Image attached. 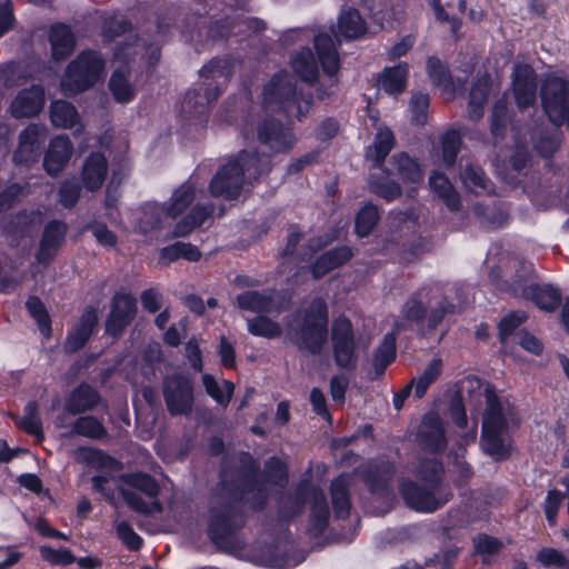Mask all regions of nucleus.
Listing matches in <instances>:
<instances>
[{
  "label": "nucleus",
  "instance_id": "f257e3e1",
  "mask_svg": "<svg viewBox=\"0 0 569 569\" xmlns=\"http://www.w3.org/2000/svg\"><path fill=\"white\" fill-rule=\"evenodd\" d=\"M239 462L233 471L223 467L209 507L208 536L219 550L227 552L240 551L246 546L240 535L247 523L244 506L262 510L270 495V485L261 479L251 455L243 452Z\"/></svg>",
  "mask_w": 569,
  "mask_h": 569
},
{
  "label": "nucleus",
  "instance_id": "f03ea898",
  "mask_svg": "<svg viewBox=\"0 0 569 569\" xmlns=\"http://www.w3.org/2000/svg\"><path fill=\"white\" fill-rule=\"evenodd\" d=\"M270 168V159L267 156L243 150L234 159L224 163L213 176L209 183V191L213 197L237 199L247 186L252 184Z\"/></svg>",
  "mask_w": 569,
  "mask_h": 569
},
{
  "label": "nucleus",
  "instance_id": "7ed1b4c3",
  "mask_svg": "<svg viewBox=\"0 0 569 569\" xmlns=\"http://www.w3.org/2000/svg\"><path fill=\"white\" fill-rule=\"evenodd\" d=\"M123 487L120 496L134 512L151 516L161 513L163 507L159 501L160 485L154 477L146 472H129L120 476Z\"/></svg>",
  "mask_w": 569,
  "mask_h": 569
},
{
  "label": "nucleus",
  "instance_id": "20e7f679",
  "mask_svg": "<svg viewBox=\"0 0 569 569\" xmlns=\"http://www.w3.org/2000/svg\"><path fill=\"white\" fill-rule=\"evenodd\" d=\"M263 106L267 110L283 111L301 120L309 112L311 101L297 97L296 82L291 76L279 73L264 87Z\"/></svg>",
  "mask_w": 569,
  "mask_h": 569
},
{
  "label": "nucleus",
  "instance_id": "39448f33",
  "mask_svg": "<svg viewBox=\"0 0 569 569\" xmlns=\"http://www.w3.org/2000/svg\"><path fill=\"white\" fill-rule=\"evenodd\" d=\"M104 61L94 51H86L72 61L61 82L66 94H77L92 87L103 76Z\"/></svg>",
  "mask_w": 569,
  "mask_h": 569
},
{
  "label": "nucleus",
  "instance_id": "423d86ee",
  "mask_svg": "<svg viewBox=\"0 0 569 569\" xmlns=\"http://www.w3.org/2000/svg\"><path fill=\"white\" fill-rule=\"evenodd\" d=\"M233 64L229 59H212L208 64L203 66L200 70V77L206 80L216 81L217 86L211 91V84L208 83L204 96L199 93L188 92L183 102L182 109L189 114H200L204 111L206 107L214 101L220 96V84L226 82L232 73Z\"/></svg>",
  "mask_w": 569,
  "mask_h": 569
},
{
  "label": "nucleus",
  "instance_id": "0eeeda50",
  "mask_svg": "<svg viewBox=\"0 0 569 569\" xmlns=\"http://www.w3.org/2000/svg\"><path fill=\"white\" fill-rule=\"evenodd\" d=\"M399 492L406 505L419 512H435L453 497L449 486H420L410 479L400 481Z\"/></svg>",
  "mask_w": 569,
  "mask_h": 569
},
{
  "label": "nucleus",
  "instance_id": "6e6552de",
  "mask_svg": "<svg viewBox=\"0 0 569 569\" xmlns=\"http://www.w3.org/2000/svg\"><path fill=\"white\" fill-rule=\"evenodd\" d=\"M163 399L171 416H189L194 397L192 381L181 373L167 376L162 383Z\"/></svg>",
  "mask_w": 569,
  "mask_h": 569
},
{
  "label": "nucleus",
  "instance_id": "1a4fd4ad",
  "mask_svg": "<svg viewBox=\"0 0 569 569\" xmlns=\"http://www.w3.org/2000/svg\"><path fill=\"white\" fill-rule=\"evenodd\" d=\"M541 100L550 121L562 124L569 118V80L548 78L541 88Z\"/></svg>",
  "mask_w": 569,
  "mask_h": 569
},
{
  "label": "nucleus",
  "instance_id": "9d476101",
  "mask_svg": "<svg viewBox=\"0 0 569 569\" xmlns=\"http://www.w3.org/2000/svg\"><path fill=\"white\" fill-rule=\"evenodd\" d=\"M315 48L321 63L325 74L328 76L326 83H321L317 90V97L321 100L333 96L338 88V81L335 74L340 68L339 54L337 46L327 33H321L315 37Z\"/></svg>",
  "mask_w": 569,
  "mask_h": 569
},
{
  "label": "nucleus",
  "instance_id": "9b49d317",
  "mask_svg": "<svg viewBox=\"0 0 569 569\" xmlns=\"http://www.w3.org/2000/svg\"><path fill=\"white\" fill-rule=\"evenodd\" d=\"M328 322H289L287 337L299 350L319 355L328 338Z\"/></svg>",
  "mask_w": 569,
  "mask_h": 569
},
{
  "label": "nucleus",
  "instance_id": "f8f14e48",
  "mask_svg": "<svg viewBox=\"0 0 569 569\" xmlns=\"http://www.w3.org/2000/svg\"><path fill=\"white\" fill-rule=\"evenodd\" d=\"M336 365L352 371L358 365L357 340L351 322H335L331 331Z\"/></svg>",
  "mask_w": 569,
  "mask_h": 569
},
{
  "label": "nucleus",
  "instance_id": "ddd939ff",
  "mask_svg": "<svg viewBox=\"0 0 569 569\" xmlns=\"http://www.w3.org/2000/svg\"><path fill=\"white\" fill-rule=\"evenodd\" d=\"M416 441L419 447L430 453H442L448 447L445 420L437 411L423 415L418 427Z\"/></svg>",
  "mask_w": 569,
  "mask_h": 569
},
{
  "label": "nucleus",
  "instance_id": "4468645a",
  "mask_svg": "<svg viewBox=\"0 0 569 569\" xmlns=\"http://www.w3.org/2000/svg\"><path fill=\"white\" fill-rule=\"evenodd\" d=\"M47 138V128L38 123H30L19 134V144L13 152L12 161L17 166L32 167L40 156V149Z\"/></svg>",
  "mask_w": 569,
  "mask_h": 569
},
{
  "label": "nucleus",
  "instance_id": "2eb2a0df",
  "mask_svg": "<svg viewBox=\"0 0 569 569\" xmlns=\"http://www.w3.org/2000/svg\"><path fill=\"white\" fill-rule=\"evenodd\" d=\"M513 295L522 296L525 299L532 301L540 310L552 312L561 303V291L559 288L550 283H535L525 286L522 279L515 280L510 284Z\"/></svg>",
  "mask_w": 569,
  "mask_h": 569
},
{
  "label": "nucleus",
  "instance_id": "dca6fc26",
  "mask_svg": "<svg viewBox=\"0 0 569 569\" xmlns=\"http://www.w3.org/2000/svg\"><path fill=\"white\" fill-rule=\"evenodd\" d=\"M257 137L260 143L276 153L287 152L296 143L291 128L274 118H267L259 123Z\"/></svg>",
  "mask_w": 569,
  "mask_h": 569
},
{
  "label": "nucleus",
  "instance_id": "f3484780",
  "mask_svg": "<svg viewBox=\"0 0 569 569\" xmlns=\"http://www.w3.org/2000/svg\"><path fill=\"white\" fill-rule=\"evenodd\" d=\"M486 411L482 428L506 430L509 422L519 423L515 407L508 400H501L493 388H486Z\"/></svg>",
  "mask_w": 569,
  "mask_h": 569
},
{
  "label": "nucleus",
  "instance_id": "a211bd4d",
  "mask_svg": "<svg viewBox=\"0 0 569 569\" xmlns=\"http://www.w3.org/2000/svg\"><path fill=\"white\" fill-rule=\"evenodd\" d=\"M237 302L241 309L258 313L280 311L289 306L286 293L273 289L243 292L237 297Z\"/></svg>",
  "mask_w": 569,
  "mask_h": 569
},
{
  "label": "nucleus",
  "instance_id": "6ab92c4d",
  "mask_svg": "<svg viewBox=\"0 0 569 569\" xmlns=\"http://www.w3.org/2000/svg\"><path fill=\"white\" fill-rule=\"evenodd\" d=\"M317 488L309 480H302L292 492L282 495L278 508L279 520L289 521L302 515L307 502L311 500Z\"/></svg>",
  "mask_w": 569,
  "mask_h": 569
},
{
  "label": "nucleus",
  "instance_id": "aec40b11",
  "mask_svg": "<svg viewBox=\"0 0 569 569\" xmlns=\"http://www.w3.org/2000/svg\"><path fill=\"white\" fill-rule=\"evenodd\" d=\"M396 476V466L387 459L369 461L363 471V482L373 495H389L391 483Z\"/></svg>",
  "mask_w": 569,
  "mask_h": 569
},
{
  "label": "nucleus",
  "instance_id": "412c9836",
  "mask_svg": "<svg viewBox=\"0 0 569 569\" xmlns=\"http://www.w3.org/2000/svg\"><path fill=\"white\" fill-rule=\"evenodd\" d=\"M67 230V224L60 220H52L44 227L39 249L36 253L38 263L47 267L56 258L64 242Z\"/></svg>",
  "mask_w": 569,
  "mask_h": 569
},
{
  "label": "nucleus",
  "instance_id": "4be33fe9",
  "mask_svg": "<svg viewBox=\"0 0 569 569\" xmlns=\"http://www.w3.org/2000/svg\"><path fill=\"white\" fill-rule=\"evenodd\" d=\"M73 154V144L66 136L54 137L44 153L43 169L51 177H58Z\"/></svg>",
  "mask_w": 569,
  "mask_h": 569
},
{
  "label": "nucleus",
  "instance_id": "5701e85b",
  "mask_svg": "<svg viewBox=\"0 0 569 569\" xmlns=\"http://www.w3.org/2000/svg\"><path fill=\"white\" fill-rule=\"evenodd\" d=\"M513 76L516 102L520 109H526L536 100L537 81L535 71L528 64H517Z\"/></svg>",
  "mask_w": 569,
  "mask_h": 569
},
{
  "label": "nucleus",
  "instance_id": "b1692460",
  "mask_svg": "<svg viewBox=\"0 0 569 569\" xmlns=\"http://www.w3.org/2000/svg\"><path fill=\"white\" fill-rule=\"evenodd\" d=\"M44 104L41 87L32 86L18 93L11 103L10 111L14 118H31L40 112Z\"/></svg>",
  "mask_w": 569,
  "mask_h": 569
},
{
  "label": "nucleus",
  "instance_id": "393cba45",
  "mask_svg": "<svg viewBox=\"0 0 569 569\" xmlns=\"http://www.w3.org/2000/svg\"><path fill=\"white\" fill-rule=\"evenodd\" d=\"M311 511L308 520L307 532L311 538L321 537L329 526L330 510L326 495L321 488L313 491L310 500Z\"/></svg>",
  "mask_w": 569,
  "mask_h": 569
},
{
  "label": "nucleus",
  "instance_id": "a878e982",
  "mask_svg": "<svg viewBox=\"0 0 569 569\" xmlns=\"http://www.w3.org/2000/svg\"><path fill=\"white\" fill-rule=\"evenodd\" d=\"M108 174V160L101 152H92L84 160L81 179L86 189L96 191L103 186Z\"/></svg>",
  "mask_w": 569,
  "mask_h": 569
},
{
  "label": "nucleus",
  "instance_id": "bb28decb",
  "mask_svg": "<svg viewBox=\"0 0 569 569\" xmlns=\"http://www.w3.org/2000/svg\"><path fill=\"white\" fill-rule=\"evenodd\" d=\"M101 401L98 390L88 383H80L66 402L68 413L77 416L93 410Z\"/></svg>",
  "mask_w": 569,
  "mask_h": 569
},
{
  "label": "nucleus",
  "instance_id": "cd10ccee",
  "mask_svg": "<svg viewBox=\"0 0 569 569\" xmlns=\"http://www.w3.org/2000/svg\"><path fill=\"white\" fill-rule=\"evenodd\" d=\"M350 477L340 475L330 483V497L335 517L337 519H347L351 510Z\"/></svg>",
  "mask_w": 569,
  "mask_h": 569
},
{
  "label": "nucleus",
  "instance_id": "c85d7f7f",
  "mask_svg": "<svg viewBox=\"0 0 569 569\" xmlns=\"http://www.w3.org/2000/svg\"><path fill=\"white\" fill-rule=\"evenodd\" d=\"M503 429L482 428L481 446L495 460H506L511 455V440L503 436Z\"/></svg>",
  "mask_w": 569,
  "mask_h": 569
},
{
  "label": "nucleus",
  "instance_id": "c756f323",
  "mask_svg": "<svg viewBox=\"0 0 569 569\" xmlns=\"http://www.w3.org/2000/svg\"><path fill=\"white\" fill-rule=\"evenodd\" d=\"M352 256V250L347 246L337 247L322 253L311 267L313 278H322L333 269L349 261Z\"/></svg>",
  "mask_w": 569,
  "mask_h": 569
},
{
  "label": "nucleus",
  "instance_id": "7c9ffc66",
  "mask_svg": "<svg viewBox=\"0 0 569 569\" xmlns=\"http://www.w3.org/2000/svg\"><path fill=\"white\" fill-rule=\"evenodd\" d=\"M50 43L54 60L66 59L76 46L73 33L66 24H57L51 28Z\"/></svg>",
  "mask_w": 569,
  "mask_h": 569
},
{
  "label": "nucleus",
  "instance_id": "2f4dec72",
  "mask_svg": "<svg viewBox=\"0 0 569 569\" xmlns=\"http://www.w3.org/2000/svg\"><path fill=\"white\" fill-rule=\"evenodd\" d=\"M395 143L393 132L387 127L379 128L372 146L368 148L367 159L373 162V167H380L395 147Z\"/></svg>",
  "mask_w": 569,
  "mask_h": 569
},
{
  "label": "nucleus",
  "instance_id": "473e14b6",
  "mask_svg": "<svg viewBox=\"0 0 569 569\" xmlns=\"http://www.w3.org/2000/svg\"><path fill=\"white\" fill-rule=\"evenodd\" d=\"M429 184L432 191L443 200L448 209L458 211L461 208L460 196L445 174L438 171L432 172L429 177Z\"/></svg>",
  "mask_w": 569,
  "mask_h": 569
},
{
  "label": "nucleus",
  "instance_id": "72a5a7b5",
  "mask_svg": "<svg viewBox=\"0 0 569 569\" xmlns=\"http://www.w3.org/2000/svg\"><path fill=\"white\" fill-rule=\"evenodd\" d=\"M390 174H397L403 181L418 183L422 180L420 166L405 152L395 154L390 160Z\"/></svg>",
  "mask_w": 569,
  "mask_h": 569
},
{
  "label": "nucleus",
  "instance_id": "f704fd0d",
  "mask_svg": "<svg viewBox=\"0 0 569 569\" xmlns=\"http://www.w3.org/2000/svg\"><path fill=\"white\" fill-rule=\"evenodd\" d=\"M77 460L99 470H118L121 463L101 449L80 447L77 450Z\"/></svg>",
  "mask_w": 569,
  "mask_h": 569
},
{
  "label": "nucleus",
  "instance_id": "c9c22d12",
  "mask_svg": "<svg viewBox=\"0 0 569 569\" xmlns=\"http://www.w3.org/2000/svg\"><path fill=\"white\" fill-rule=\"evenodd\" d=\"M396 341L397 337L395 332H389L385 336L383 340L376 349L372 359V367L376 373V377H381L385 375L387 368L395 361L396 359Z\"/></svg>",
  "mask_w": 569,
  "mask_h": 569
},
{
  "label": "nucleus",
  "instance_id": "e433bc0d",
  "mask_svg": "<svg viewBox=\"0 0 569 569\" xmlns=\"http://www.w3.org/2000/svg\"><path fill=\"white\" fill-rule=\"evenodd\" d=\"M213 207L211 204H197L192 208L190 213L181 219L174 227V237H186L193 229L202 226L204 221L211 218Z\"/></svg>",
  "mask_w": 569,
  "mask_h": 569
},
{
  "label": "nucleus",
  "instance_id": "4c0bfd02",
  "mask_svg": "<svg viewBox=\"0 0 569 569\" xmlns=\"http://www.w3.org/2000/svg\"><path fill=\"white\" fill-rule=\"evenodd\" d=\"M460 179L466 189L476 194L489 193L491 191V182L485 171L473 163H468L462 168Z\"/></svg>",
  "mask_w": 569,
  "mask_h": 569
},
{
  "label": "nucleus",
  "instance_id": "58836bf2",
  "mask_svg": "<svg viewBox=\"0 0 569 569\" xmlns=\"http://www.w3.org/2000/svg\"><path fill=\"white\" fill-rule=\"evenodd\" d=\"M338 29L341 36L350 40L362 37L367 31L366 22L358 10L352 8H348L341 12Z\"/></svg>",
  "mask_w": 569,
  "mask_h": 569
},
{
  "label": "nucleus",
  "instance_id": "ea45409f",
  "mask_svg": "<svg viewBox=\"0 0 569 569\" xmlns=\"http://www.w3.org/2000/svg\"><path fill=\"white\" fill-rule=\"evenodd\" d=\"M408 64L399 63L398 66L386 68L379 77V82L383 90L390 94H397L405 91L407 87Z\"/></svg>",
  "mask_w": 569,
  "mask_h": 569
},
{
  "label": "nucleus",
  "instance_id": "a19ab883",
  "mask_svg": "<svg viewBox=\"0 0 569 569\" xmlns=\"http://www.w3.org/2000/svg\"><path fill=\"white\" fill-rule=\"evenodd\" d=\"M71 433L93 440H101L108 437V431L102 421L93 416L78 418L71 426Z\"/></svg>",
  "mask_w": 569,
  "mask_h": 569
},
{
  "label": "nucleus",
  "instance_id": "79ce46f5",
  "mask_svg": "<svg viewBox=\"0 0 569 569\" xmlns=\"http://www.w3.org/2000/svg\"><path fill=\"white\" fill-rule=\"evenodd\" d=\"M50 118L54 127L72 128L79 122L76 108L68 101L57 100L50 107Z\"/></svg>",
  "mask_w": 569,
  "mask_h": 569
},
{
  "label": "nucleus",
  "instance_id": "37998d69",
  "mask_svg": "<svg viewBox=\"0 0 569 569\" xmlns=\"http://www.w3.org/2000/svg\"><path fill=\"white\" fill-rule=\"evenodd\" d=\"M201 257L200 250L187 242L178 241L171 246H167L160 250V262L168 264L179 258L189 261H198Z\"/></svg>",
  "mask_w": 569,
  "mask_h": 569
},
{
  "label": "nucleus",
  "instance_id": "c03bdc74",
  "mask_svg": "<svg viewBox=\"0 0 569 569\" xmlns=\"http://www.w3.org/2000/svg\"><path fill=\"white\" fill-rule=\"evenodd\" d=\"M293 71L306 82H312L318 77V67L312 51L303 48L291 61Z\"/></svg>",
  "mask_w": 569,
  "mask_h": 569
},
{
  "label": "nucleus",
  "instance_id": "a18cd8bd",
  "mask_svg": "<svg viewBox=\"0 0 569 569\" xmlns=\"http://www.w3.org/2000/svg\"><path fill=\"white\" fill-rule=\"evenodd\" d=\"M137 310V300L131 293L117 292L112 298L110 320H132Z\"/></svg>",
  "mask_w": 569,
  "mask_h": 569
},
{
  "label": "nucleus",
  "instance_id": "49530a36",
  "mask_svg": "<svg viewBox=\"0 0 569 569\" xmlns=\"http://www.w3.org/2000/svg\"><path fill=\"white\" fill-rule=\"evenodd\" d=\"M489 94V79H479L470 91L468 113L470 119L479 120L483 114V106Z\"/></svg>",
  "mask_w": 569,
  "mask_h": 569
},
{
  "label": "nucleus",
  "instance_id": "de8ad7c7",
  "mask_svg": "<svg viewBox=\"0 0 569 569\" xmlns=\"http://www.w3.org/2000/svg\"><path fill=\"white\" fill-rule=\"evenodd\" d=\"M128 69L118 68L111 76L109 88L118 102H128L133 98V89L128 79Z\"/></svg>",
  "mask_w": 569,
  "mask_h": 569
},
{
  "label": "nucleus",
  "instance_id": "09e8293b",
  "mask_svg": "<svg viewBox=\"0 0 569 569\" xmlns=\"http://www.w3.org/2000/svg\"><path fill=\"white\" fill-rule=\"evenodd\" d=\"M442 372V360L440 358L432 359L426 367L420 377L415 378L416 383L415 396L421 399L426 396L428 388L437 381Z\"/></svg>",
  "mask_w": 569,
  "mask_h": 569
},
{
  "label": "nucleus",
  "instance_id": "8fccbe9b",
  "mask_svg": "<svg viewBox=\"0 0 569 569\" xmlns=\"http://www.w3.org/2000/svg\"><path fill=\"white\" fill-rule=\"evenodd\" d=\"M202 382L207 393L219 405L227 407L232 398L234 385L228 380L223 381L221 387L211 375H204Z\"/></svg>",
  "mask_w": 569,
  "mask_h": 569
},
{
  "label": "nucleus",
  "instance_id": "3c124183",
  "mask_svg": "<svg viewBox=\"0 0 569 569\" xmlns=\"http://www.w3.org/2000/svg\"><path fill=\"white\" fill-rule=\"evenodd\" d=\"M443 473V465L438 459H425L416 470V475L421 481L436 486H446Z\"/></svg>",
  "mask_w": 569,
  "mask_h": 569
},
{
  "label": "nucleus",
  "instance_id": "603ef678",
  "mask_svg": "<svg viewBox=\"0 0 569 569\" xmlns=\"http://www.w3.org/2000/svg\"><path fill=\"white\" fill-rule=\"evenodd\" d=\"M380 219L379 209L372 203L365 204L356 217V232L360 237L368 236Z\"/></svg>",
  "mask_w": 569,
  "mask_h": 569
},
{
  "label": "nucleus",
  "instance_id": "864d4df0",
  "mask_svg": "<svg viewBox=\"0 0 569 569\" xmlns=\"http://www.w3.org/2000/svg\"><path fill=\"white\" fill-rule=\"evenodd\" d=\"M194 197V187L191 183L182 184L174 191L172 203L167 208V214L171 218H176L190 206Z\"/></svg>",
  "mask_w": 569,
  "mask_h": 569
},
{
  "label": "nucleus",
  "instance_id": "5fc2aeb1",
  "mask_svg": "<svg viewBox=\"0 0 569 569\" xmlns=\"http://www.w3.org/2000/svg\"><path fill=\"white\" fill-rule=\"evenodd\" d=\"M261 479L272 486H284L288 481L287 466L277 457L270 458L266 461L264 471L261 473Z\"/></svg>",
  "mask_w": 569,
  "mask_h": 569
},
{
  "label": "nucleus",
  "instance_id": "6e6d98bb",
  "mask_svg": "<svg viewBox=\"0 0 569 569\" xmlns=\"http://www.w3.org/2000/svg\"><path fill=\"white\" fill-rule=\"evenodd\" d=\"M97 322H80L72 331L69 332L64 343V349L69 353L79 351L84 347L86 342L93 332Z\"/></svg>",
  "mask_w": 569,
  "mask_h": 569
},
{
  "label": "nucleus",
  "instance_id": "4d7b16f0",
  "mask_svg": "<svg viewBox=\"0 0 569 569\" xmlns=\"http://www.w3.org/2000/svg\"><path fill=\"white\" fill-rule=\"evenodd\" d=\"M427 68L433 84L450 93L453 91V83L451 81L449 71L440 59L436 57L429 58Z\"/></svg>",
  "mask_w": 569,
  "mask_h": 569
},
{
  "label": "nucleus",
  "instance_id": "13d9d810",
  "mask_svg": "<svg viewBox=\"0 0 569 569\" xmlns=\"http://www.w3.org/2000/svg\"><path fill=\"white\" fill-rule=\"evenodd\" d=\"M81 186L76 179L64 180L59 188V202L64 208H72L79 201Z\"/></svg>",
  "mask_w": 569,
  "mask_h": 569
},
{
  "label": "nucleus",
  "instance_id": "bf43d9fd",
  "mask_svg": "<svg viewBox=\"0 0 569 569\" xmlns=\"http://www.w3.org/2000/svg\"><path fill=\"white\" fill-rule=\"evenodd\" d=\"M441 142L443 159L448 166H452L457 159L458 152L461 147L460 133L456 130H450L445 133Z\"/></svg>",
  "mask_w": 569,
  "mask_h": 569
},
{
  "label": "nucleus",
  "instance_id": "052dcab7",
  "mask_svg": "<svg viewBox=\"0 0 569 569\" xmlns=\"http://www.w3.org/2000/svg\"><path fill=\"white\" fill-rule=\"evenodd\" d=\"M430 99L427 93L416 92L410 99V110L412 113V120L417 124H425L428 116V108Z\"/></svg>",
  "mask_w": 569,
  "mask_h": 569
},
{
  "label": "nucleus",
  "instance_id": "680f3d73",
  "mask_svg": "<svg viewBox=\"0 0 569 569\" xmlns=\"http://www.w3.org/2000/svg\"><path fill=\"white\" fill-rule=\"evenodd\" d=\"M40 555L50 565L68 566L76 562V557L69 549H53L49 546L40 547Z\"/></svg>",
  "mask_w": 569,
  "mask_h": 569
},
{
  "label": "nucleus",
  "instance_id": "e2e57ef3",
  "mask_svg": "<svg viewBox=\"0 0 569 569\" xmlns=\"http://www.w3.org/2000/svg\"><path fill=\"white\" fill-rule=\"evenodd\" d=\"M473 211L488 227H502L508 221V214L503 213L501 210L485 208L480 203L475 204Z\"/></svg>",
  "mask_w": 569,
  "mask_h": 569
},
{
  "label": "nucleus",
  "instance_id": "0e129e2a",
  "mask_svg": "<svg viewBox=\"0 0 569 569\" xmlns=\"http://www.w3.org/2000/svg\"><path fill=\"white\" fill-rule=\"evenodd\" d=\"M117 535L122 543L132 551H138L143 545L142 538L133 530L132 526L122 521L117 526Z\"/></svg>",
  "mask_w": 569,
  "mask_h": 569
},
{
  "label": "nucleus",
  "instance_id": "69168bd1",
  "mask_svg": "<svg viewBox=\"0 0 569 569\" xmlns=\"http://www.w3.org/2000/svg\"><path fill=\"white\" fill-rule=\"evenodd\" d=\"M369 186L373 193L387 201H392L401 196L400 186L391 180H383L381 182L370 180Z\"/></svg>",
  "mask_w": 569,
  "mask_h": 569
},
{
  "label": "nucleus",
  "instance_id": "338daca9",
  "mask_svg": "<svg viewBox=\"0 0 569 569\" xmlns=\"http://www.w3.org/2000/svg\"><path fill=\"white\" fill-rule=\"evenodd\" d=\"M507 124V102L500 99L496 102L491 114V132L495 137H501Z\"/></svg>",
  "mask_w": 569,
  "mask_h": 569
},
{
  "label": "nucleus",
  "instance_id": "774afa93",
  "mask_svg": "<svg viewBox=\"0 0 569 569\" xmlns=\"http://www.w3.org/2000/svg\"><path fill=\"white\" fill-rule=\"evenodd\" d=\"M563 499L565 495L559 490H550L548 492L545 502V512L550 526H555L557 523L558 510Z\"/></svg>",
  "mask_w": 569,
  "mask_h": 569
}]
</instances>
